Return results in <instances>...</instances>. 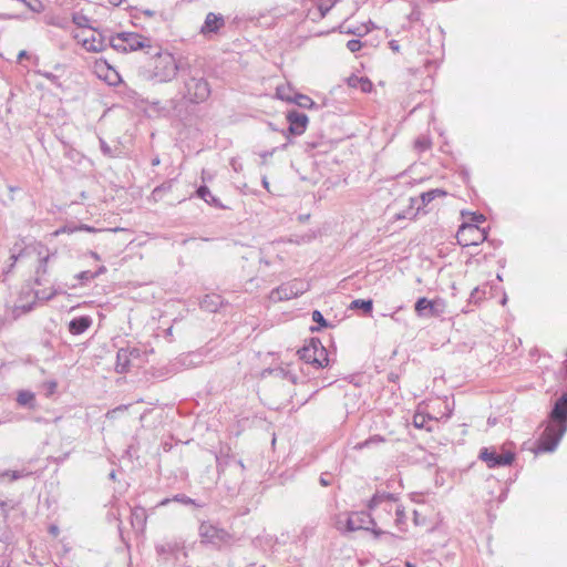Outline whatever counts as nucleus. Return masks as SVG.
<instances>
[{
  "instance_id": "f257e3e1",
  "label": "nucleus",
  "mask_w": 567,
  "mask_h": 567,
  "mask_svg": "<svg viewBox=\"0 0 567 567\" xmlns=\"http://www.w3.org/2000/svg\"><path fill=\"white\" fill-rule=\"evenodd\" d=\"M567 432V392L553 404L545 429L537 441V452H554Z\"/></svg>"
},
{
  "instance_id": "f03ea898",
  "label": "nucleus",
  "mask_w": 567,
  "mask_h": 567,
  "mask_svg": "<svg viewBox=\"0 0 567 567\" xmlns=\"http://www.w3.org/2000/svg\"><path fill=\"white\" fill-rule=\"evenodd\" d=\"M152 55V68L145 71V78L155 83H166L172 81L177 74L181 75L183 70H187V59L181 58L176 60L169 52L156 50L154 53L147 51Z\"/></svg>"
},
{
  "instance_id": "7ed1b4c3",
  "label": "nucleus",
  "mask_w": 567,
  "mask_h": 567,
  "mask_svg": "<svg viewBox=\"0 0 567 567\" xmlns=\"http://www.w3.org/2000/svg\"><path fill=\"white\" fill-rule=\"evenodd\" d=\"M179 79L183 83L181 89L182 97L188 103L199 104L210 96V84L202 72L194 69L189 62L187 63V70H183Z\"/></svg>"
},
{
  "instance_id": "20e7f679",
  "label": "nucleus",
  "mask_w": 567,
  "mask_h": 567,
  "mask_svg": "<svg viewBox=\"0 0 567 567\" xmlns=\"http://www.w3.org/2000/svg\"><path fill=\"white\" fill-rule=\"evenodd\" d=\"M198 535L202 544L212 545L216 548L230 546L234 543V536L229 532L209 522L200 523Z\"/></svg>"
},
{
  "instance_id": "39448f33",
  "label": "nucleus",
  "mask_w": 567,
  "mask_h": 567,
  "mask_svg": "<svg viewBox=\"0 0 567 567\" xmlns=\"http://www.w3.org/2000/svg\"><path fill=\"white\" fill-rule=\"evenodd\" d=\"M310 289V284L302 279H292L271 290L269 298L274 302L290 300L303 295Z\"/></svg>"
},
{
  "instance_id": "423d86ee",
  "label": "nucleus",
  "mask_w": 567,
  "mask_h": 567,
  "mask_svg": "<svg viewBox=\"0 0 567 567\" xmlns=\"http://www.w3.org/2000/svg\"><path fill=\"white\" fill-rule=\"evenodd\" d=\"M457 244L462 247H476L487 241V231L472 223H463L456 234Z\"/></svg>"
},
{
  "instance_id": "0eeeda50",
  "label": "nucleus",
  "mask_w": 567,
  "mask_h": 567,
  "mask_svg": "<svg viewBox=\"0 0 567 567\" xmlns=\"http://www.w3.org/2000/svg\"><path fill=\"white\" fill-rule=\"evenodd\" d=\"M398 499L389 493H377L369 503V509L372 511L379 519L388 520L392 517Z\"/></svg>"
},
{
  "instance_id": "6e6552de",
  "label": "nucleus",
  "mask_w": 567,
  "mask_h": 567,
  "mask_svg": "<svg viewBox=\"0 0 567 567\" xmlns=\"http://www.w3.org/2000/svg\"><path fill=\"white\" fill-rule=\"evenodd\" d=\"M287 122L289 124L287 130H282V134L287 137V142L281 146L285 150L290 143L291 138L289 135H301L306 132L309 122L308 116L305 113L298 111H289L287 113Z\"/></svg>"
},
{
  "instance_id": "1a4fd4ad",
  "label": "nucleus",
  "mask_w": 567,
  "mask_h": 567,
  "mask_svg": "<svg viewBox=\"0 0 567 567\" xmlns=\"http://www.w3.org/2000/svg\"><path fill=\"white\" fill-rule=\"evenodd\" d=\"M478 457L486 463L487 467L494 468L511 465L515 460V454L509 451L498 454L494 447H483Z\"/></svg>"
},
{
  "instance_id": "9d476101",
  "label": "nucleus",
  "mask_w": 567,
  "mask_h": 567,
  "mask_svg": "<svg viewBox=\"0 0 567 567\" xmlns=\"http://www.w3.org/2000/svg\"><path fill=\"white\" fill-rule=\"evenodd\" d=\"M318 352H320L321 357L326 355V348L318 338H311L309 342L298 351L300 359L312 365L319 363L316 357Z\"/></svg>"
},
{
  "instance_id": "9b49d317",
  "label": "nucleus",
  "mask_w": 567,
  "mask_h": 567,
  "mask_svg": "<svg viewBox=\"0 0 567 567\" xmlns=\"http://www.w3.org/2000/svg\"><path fill=\"white\" fill-rule=\"evenodd\" d=\"M444 305L439 300H429L421 297L414 305V310L419 317H439L443 312Z\"/></svg>"
},
{
  "instance_id": "f8f14e48",
  "label": "nucleus",
  "mask_w": 567,
  "mask_h": 567,
  "mask_svg": "<svg viewBox=\"0 0 567 567\" xmlns=\"http://www.w3.org/2000/svg\"><path fill=\"white\" fill-rule=\"evenodd\" d=\"M348 532H357L360 529H371L370 526H374V519L367 512H352L346 522Z\"/></svg>"
},
{
  "instance_id": "ddd939ff",
  "label": "nucleus",
  "mask_w": 567,
  "mask_h": 567,
  "mask_svg": "<svg viewBox=\"0 0 567 567\" xmlns=\"http://www.w3.org/2000/svg\"><path fill=\"white\" fill-rule=\"evenodd\" d=\"M225 23L226 21L223 14L208 12L199 32L204 37H209L212 33H217L221 28H224Z\"/></svg>"
},
{
  "instance_id": "4468645a",
  "label": "nucleus",
  "mask_w": 567,
  "mask_h": 567,
  "mask_svg": "<svg viewBox=\"0 0 567 567\" xmlns=\"http://www.w3.org/2000/svg\"><path fill=\"white\" fill-rule=\"evenodd\" d=\"M124 41H125V48L127 52L136 51L140 49H151V39L145 38L138 33L135 32H121Z\"/></svg>"
},
{
  "instance_id": "2eb2a0df",
  "label": "nucleus",
  "mask_w": 567,
  "mask_h": 567,
  "mask_svg": "<svg viewBox=\"0 0 567 567\" xmlns=\"http://www.w3.org/2000/svg\"><path fill=\"white\" fill-rule=\"evenodd\" d=\"M446 192L441 188L430 189L427 192L422 193L419 197H412L411 207H416V210L425 208L437 197H444Z\"/></svg>"
},
{
  "instance_id": "dca6fc26",
  "label": "nucleus",
  "mask_w": 567,
  "mask_h": 567,
  "mask_svg": "<svg viewBox=\"0 0 567 567\" xmlns=\"http://www.w3.org/2000/svg\"><path fill=\"white\" fill-rule=\"evenodd\" d=\"M261 378H274L284 381H288L290 385L297 384L298 377L288 368L276 367L262 370Z\"/></svg>"
},
{
  "instance_id": "f3484780",
  "label": "nucleus",
  "mask_w": 567,
  "mask_h": 567,
  "mask_svg": "<svg viewBox=\"0 0 567 567\" xmlns=\"http://www.w3.org/2000/svg\"><path fill=\"white\" fill-rule=\"evenodd\" d=\"M92 324V319L89 316H80L73 318L69 322V331L73 336H79L84 333Z\"/></svg>"
},
{
  "instance_id": "a211bd4d",
  "label": "nucleus",
  "mask_w": 567,
  "mask_h": 567,
  "mask_svg": "<svg viewBox=\"0 0 567 567\" xmlns=\"http://www.w3.org/2000/svg\"><path fill=\"white\" fill-rule=\"evenodd\" d=\"M224 303V299L221 296L217 295V293H209V295H206L202 300H200V309L207 311V312H217L218 309L223 306Z\"/></svg>"
},
{
  "instance_id": "6ab92c4d",
  "label": "nucleus",
  "mask_w": 567,
  "mask_h": 567,
  "mask_svg": "<svg viewBox=\"0 0 567 567\" xmlns=\"http://www.w3.org/2000/svg\"><path fill=\"white\" fill-rule=\"evenodd\" d=\"M303 146L307 153L315 151L318 153H326L328 151V141H326L322 135L309 136Z\"/></svg>"
},
{
  "instance_id": "aec40b11",
  "label": "nucleus",
  "mask_w": 567,
  "mask_h": 567,
  "mask_svg": "<svg viewBox=\"0 0 567 567\" xmlns=\"http://www.w3.org/2000/svg\"><path fill=\"white\" fill-rule=\"evenodd\" d=\"M196 195L203 199L205 203H207L208 205L215 207V208H218V209H225L226 206H224L221 204V202L219 200V198H217L216 196H214L210 192V189L206 186V185H200L197 190H196Z\"/></svg>"
},
{
  "instance_id": "412c9836",
  "label": "nucleus",
  "mask_w": 567,
  "mask_h": 567,
  "mask_svg": "<svg viewBox=\"0 0 567 567\" xmlns=\"http://www.w3.org/2000/svg\"><path fill=\"white\" fill-rule=\"evenodd\" d=\"M203 362V355L199 352H188L181 354L176 359L175 364H179L186 369L199 365Z\"/></svg>"
},
{
  "instance_id": "4be33fe9",
  "label": "nucleus",
  "mask_w": 567,
  "mask_h": 567,
  "mask_svg": "<svg viewBox=\"0 0 567 567\" xmlns=\"http://www.w3.org/2000/svg\"><path fill=\"white\" fill-rule=\"evenodd\" d=\"M147 522V514L144 507L135 506L131 513L132 526L138 530H144Z\"/></svg>"
},
{
  "instance_id": "5701e85b",
  "label": "nucleus",
  "mask_w": 567,
  "mask_h": 567,
  "mask_svg": "<svg viewBox=\"0 0 567 567\" xmlns=\"http://www.w3.org/2000/svg\"><path fill=\"white\" fill-rule=\"evenodd\" d=\"M132 365H133V362L131 361V358L127 354V351L124 350V348H121L116 354V364H115L116 372L117 373L127 372Z\"/></svg>"
},
{
  "instance_id": "b1692460",
  "label": "nucleus",
  "mask_w": 567,
  "mask_h": 567,
  "mask_svg": "<svg viewBox=\"0 0 567 567\" xmlns=\"http://www.w3.org/2000/svg\"><path fill=\"white\" fill-rule=\"evenodd\" d=\"M155 548H156V553L159 556L174 555L177 550L182 549L183 555L185 557H187L186 549L184 547H181L176 542H167V543L158 544V545H156Z\"/></svg>"
},
{
  "instance_id": "393cba45",
  "label": "nucleus",
  "mask_w": 567,
  "mask_h": 567,
  "mask_svg": "<svg viewBox=\"0 0 567 567\" xmlns=\"http://www.w3.org/2000/svg\"><path fill=\"white\" fill-rule=\"evenodd\" d=\"M84 48L89 52H102L106 49L104 38L100 34L99 37H92L91 39L84 40Z\"/></svg>"
},
{
  "instance_id": "a878e982",
  "label": "nucleus",
  "mask_w": 567,
  "mask_h": 567,
  "mask_svg": "<svg viewBox=\"0 0 567 567\" xmlns=\"http://www.w3.org/2000/svg\"><path fill=\"white\" fill-rule=\"evenodd\" d=\"M348 84L351 87H359L362 92L368 93L372 90L373 84L368 78L350 76Z\"/></svg>"
},
{
  "instance_id": "bb28decb",
  "label": "nucleus",
  "mask_w": 567,
  "mask_h": 567,
  "mask_svg": "<svg viewBox=\"0 0 567 567\" xmlns=\"http://www.w3.org/2000/svg\"><path fill=\"white\" fill-rule=\"evenodd\" d=\"M350 309H360L365 315H370L373 310V301L371 299H355L350 303Z\"/></svg>"
},
{
  "instance_id": "cd10ccee",
  "label": "nucleus",
  "mask_w": 567,
  "mask_h": 567,
  "mask_svg": "<svg viewBox=\"0 0 567 567\" xmlns=\"http://www.w3.org/2000/svg\"><path fill=\"white\" fill-rule=\"evenodd\" d=\"M34 393L33 392H19L17 396V402L20 406L30 408L34 406Z\"/></svg>"
},
{
  "instance_id": "c85d7f7f",
  "label": "nucleus",
  "mask_w": 567,
  "mask_h": 567,
  "mask_svg": "<svg viewBox=\"0 0 567 567\" xmlns=\"http://www.w3.org/2000/svg\"><path fill=\"white\" fill-rule=\"evenodd\" d=\"M95 68L97 71H102L103 69H106L107 71L112 72V75H113L112 78L109 75H105V80H107L110 84H115L120 80L118 73L112 66H110L106 61H102V60L97 61L95 64Z\"/></svg>"
},
{
  "instance_id": "c756f323",
  "label": "nucleus",
  "mask_w": 567,
  "mask_h": 567,
  "mask_svg": "<svg viewBox=\"0 0 567 567\" xmlns=\"http://www.w3.org/2000/svg\"><path fill=\"white\" fill-rule=\"evenodd\" d=\"M312 320L319 324V327H311L310 330L312 332L319 331L322 328H329L332 327V324L327 321L323 317V315L319 310H313L311 313Z\"/></svg>"
},
{
  "instance_id": "7c9ffc66",
  "label": "nucleus",
  "mask_w": 567,
  "mask_h": 567,
  "mask_svg": "<svg viewBox=\"0 0 567 567\" xmlns=\"http://www.w3.org/2000/svg\"><path fill=\"white\" fill-rule=\"evenodd\" d=\"M291 102L303 109H310L316 105V103L309 96L301 93H295Z\"/></svg>"
},
{
  "instance_id": "2f4dec72",
  "label": "nucleus",
  "mask_w": 567,
  "mask_h": 567,
  "mask_svg": "<svg viewBox=\"0 0 567 567\" xmlns=\"http://www.w3.org/2000/svg\"><path fill=\"white\" fill-rule=\"evenodd\" d=\"M20 256H21L20 252L19 254L12 252L9 257V262L0 265L1 276H7L13 270Z\"/></svg>"
},
{
  "instance_id": "473e14b6",
  "label": "nucleus",
  "mask_w": 567,
  "mask_h": 567,
  "mask_svg": "<svg viewBox=\"0 0 567 567\" xmlns=\"http://www.w3.org/2000/svg\"><path fill=\"white\" fill-rule=\"evenodd\" d=\"M110 47L113 48L117 52H123V53L127 52V50L125 48L126 47L125 41H124L122 33H117L116 35H114L110 39Z\"/></svg>"
},
{
  "instance_id": "72a5a7b5",
  "label": "nucleus",
  "mask_w": 567,
  "mask_h": 567,
  "mask_svg": "<svg viewBox=\"0 0 567 567\" xmlns=\"http://www.w3.org/2000/svg\"><path fill=\"white\" fill-rule=\"evenodd\" d=\"M350 513H340L334 516L333 525L341 533H349L348 526L346 525L347 519L349 518Z\"/></svg>"
},
{
  "instance_id": "f704fd0d",
  "label": "nucleus",
  "mask_w": 567,
  "mask_h": 567,
  "mask_svg": "<svg viewBox=\"0 0 567 567\" xmlns=\"http://www.w3.org/2000/svg\"><path fill=\"white\" fill-rule=\"evenodd\" d=\"M62 292L63 291L61 289L53 288L49 292L47 290H37L34 292V295H35V299L49 301V300L53 299L56 295L62 293Z\"/></svg>"
},
{
  "instance_id": "c9c22d12",
  "label": "nucleus",
  "mask_w": 567,
  "mask_h": 567,
  "mask_svg": "<svg viewBox=\"0 0 567 567\" xmlns=\"http://www.w3.org/2000/svg\"><path fill=\"white\" fill-rule=\"evenodd\" d=\"M34 73L37 75H40V76H43L47 80H49L53 85H55L56 87H61V82H60V79L58 75H55L54 73L52 72H49V71H43V70H34Z\"/></svg>"
},
{
  "instance_id": "e433bc0d",
  "label": "nucleus",
  "mask_w": 567,
  "mask_h": 567,
  "mask_svg": "<svg viewBox=\"0 0 567 567\" xmlns=\"http://www.w3.org/2000/svg\"><path fill=\"white\" fill-rule=\"evenodd\" d=\"M290 91L288 86H278L276 94L280 100L291 102L293 96L290 94Z\"/></svg>"
},
{
  "instance_id": "4c0bfd02",
  "label": "nucleus",
  "mask_w": 567,
  "mask_h": 567,
  "mask_svg": "<svg viewBox=\"0 0 567 567\" xmlns=\"http://www.w3.org/2000/svg\"><path fill=\"white\" fill-rule=\"evenodd\" d=\"M395 515V524L396 526L401 527L405 523V512L403 506L398 503V506L393 513Z\"/></svg>"
},
{
  "instance_id": "58836bf2",
  "label": "nucleus",
  "mask_w": 567,
  "mask_h": 567,
  "mask_svg": "<svg viewBox=\"0 0 567 567\" xmlns=\"http://www.w3.org/2000/svg\"><path fill=\"white\" fill-rule=\"evenodd\" d=\"M453 399V396L451 398ZM444 405H445V411L441 413L440 416H436V419H449L452 414V411L454 409V400H452L451 402L449 401V398L445 396V400H444Z\"/></svg>"
},
{
  "instance_id": "ea45409f",
  "label": "nucleus",
  "mask_w": 567,
  "mask_h": 567,
  "mask_svg": "<svg viewBox=\"0 0 567 567\" xmlns=\"http://www.w3.org/2000/svg\"><path fill=\"white\" fill-rule=\"evenodd\" d=\"M485 291H482L478 287H475L468 298L470 303L477 305L484 298Z\"/></svg>"
},
{
  "instance_id": "a19ab883",
  "label": "nucleus",
  "mask_w": 567,
  "mask_h": 567,
  "mask_svg": "<svg viewBox=\"0 0 567 567\" xmlns=\"http://www.w3.org/2000/svg\"><path fill=\"white\" fill-rule=\"evenodd\" d=\"M75 279H78L80 281L81 286H84L87 282H90L91 280H93L92 271H90V270L81 271L78 275H75Z\"/></svg>"
},
{
  "instance_id": "79ce46f5",
  "label": "nucleus",
  "mask_w": 567,
  "mask_h": 567,
  "mask_svg": "<svg viewBox=\"0 0 567 567\" xmlns=\"http://www.w3.org/2000/svg\"><path fill=\"white\" fill-rule=\"evenodd\" d=\"M172 185H173V183H172V181H169V182H165V183L156 186L153 190V196L158 197V196H161L162 193L169 192L172 189Z\"/></svg>"
},
{
  "instance_id": "37998d69",
  "label": "nucleus",
  "mask_w": 567,
  "mask_h": 567,
  "mask_svg": "<svg viewBox=\"0 0 567 567\" xmlns=\"http://www.w3.org/2000/svg\"><path fill=\"white\" fill-rule=\"evenodd\" d=\"M124 350L127 351V354L130 355L131 361L133 363H134L135 360H141V357L143 354L141 349H138L136 347H126V348H124Z\"/></svg>"
},
{
  "instance_id": "c03bdc74",
  "label": "nucleus",
  "mask_w": 567,
  "mask_h": 567,
  "mask_svg": "<svg viewBox=\"0 0 567 567\" xmlns=\"http://www.w3.org/2000/svg\"><path fill=\"white\" fill-rule=\"evenodd\" d=\"M73 22L79 28H85V27H87L89 18L86 16H84V14L76 13V14L73 16Z\"/></svg>"
},
{
  "instance_id": "a18cd8bd",
  "label": "nucleus",
  "mask_w": 567,
  "mask_h": 567,
  "mask_svg": "<svg viewBox=\"0 0 567 567\" xmlns=\"http://www.w3.org/2000/svg\"><path fill=\"white\" fill-rule=\"evenodd\" d=\"M362 42L359 39H351L347 42V48L350 52H358L362 48Z\"/></svg>"
},
{
  "instance_id": "49530a36",
  "label": "nucleus",
  "mask_w": 567,
  "mask_h": 567,
  "mask_svg": "<svg viewBox=\"0 0 567 567\" xmlns=\"http://www.w3.org/2000/svg\"><path fill=\"white\" fill-rule=\"evenodd\" d=\"M414 145H415V148L423 152V151H426L430 148L431 143L426 137H419L415 141Z\"/></svg>"
},
{
  "instance_id": "de8ad7c7",
  "label": "nucleus",
  "mask_w": 567,
  "mask_h": 567,
  "mask_svg": "<svg viewBox=\"0 0 567 567\" xmlns=\"http://www.w3.org/2000/svg\"><path fill=\"white\" fill-rule=\"evenodd\" d=\"M173 501L178 502L184 505H190V504L195 505L196 504L193 498H190L184 494H178V495L174 496Z\"/></svg>"
},
{
  "instance_id": "09e8293b",
  "label": "nucleus",
  "mask_w": 567,
  "mask_h": 567,
  "mask_svg": "<svg viewBox=\"0 0 567 567\" xmlns=\"http://www.w3.org/2000/svg\"><path fill=\"white\" fill-rule=\"evenodd\" d=\"M33 307H34V301L31 303H28V305L16 306L14 312H17L18 315L28 313L33 309Z\"/></svg>"
},
{
  "instance_id": "8fccbe9b",
  "label": "nucleus",
  "mask_w": 567,
  "mask_h": 567,
  "mask_svg": "<svg viewBox=\"0 0 567 567\" xmlns=\"http://www.w3.org/2000/svg\"><path fill=\"white\" fill-rule=\"evenodd\" d=\"M468 215L471 216L470 218V221L468 223H472V224H475L478 226V224L485 221V216L483 214H478V213H468Z\"/></svg>"
},
{
  "instance_id": "3c124183",
  "label": "nucleus",
  "mask_w": 567,
  "mask_h": 567,
  "mask_svg": "<svg viewBox=\"0 0 567 567\" xmlns=\"http://www.w3.org/2000/svg\"><path fill=\"white\" fill-rule=\"evenodd\" d=\"M413 424L415 427L423 429L425 426V416L423 414H415L413 416Z\"/></svg>"
},
{
  "instance_id": "603ef678",
  "label": "nucleus",
  "mask_w": 567,
  "mask_h": 567,
  "mask_svg": "<svg viewBox=\"0 0 567 567\" xmlns=\"http://www.w3.org/2000/svg\"><path fill=\"white\" fill-rule=\"evenodd\" d=\"M100 148L102 151V153L105 155V156H109V157H112L113 156V152H112V148L109 146V144L104 141V140H100Z\"/></svg>"
},
{
  "instance_id": "864d4df0",
  "label": "nucleus",
  "mask_w": 567,
  "mask_h": 567,
  "mask_svg": "<svg viewBox=\"0 0 567 567\" xmlns=\"http://www.w3.org/2000/svg\"><path fill=\"white\" fill-rule=\"evenodd\" d=\"M317 359L319 361V363H315V367L317 368H323L328 364L329 362V358H328V352L326 351V355H320V352L317 353Z\"/></svg>"
},
{
  "instance_id": "5fc2aeb1",
  "label": "nucleus",
  "mask_w": 567,
  "mask_h": 567,
  "mask_svg": "<svg viewBox=\"0 0 567 567\" xmlns=\"http://www.w3.org/2000/svg\"><path fill=\"white\" fill-rule=\"evenodd\" d=\"M370 32V28L367 24H362L358 28H354L353 34L357 37H363Z\"/></svg>"
},
{
  "instance_id": "6e6d98bb",
  "label": "nucleus",
  "mask_w": 567,
  "mask_h": 567,
  "mask_svg": "<svg viewBox=\"0 0 567 567\" xmlns=\"http://www.w3.org/2000/svg\"><path fill=\"white\" fill-rule=\"evenodd\" d=\"M373 441H381V440H380V439H377V436H375V437H372V439H370V440H365V441H363V442L358 443L354 447H355L357 450H362V449H364V447L369 446V445H370V443H371V442H373Z\"/></svg>"
},
{
  "instance_id": "4d7b16f0",
  "label": "nucleus",
  "mask_w": 567,
  "mask_h": 567,
  "mask_svg": "<svg viewBox=\"0 0 567 567\" xmlns=\"http://www.w3.org/2000/svg\"><path fill=\"white\" fill-rule=\"evenodd\" d=\"M48 259H49V256H47V257H44V258H42V259L40 260V265H39V267H38V269H37V272H38V274H39V272H43V274H45V272H47V262H48Z\"/></svg>"
},
{
  "instance_id": "13d9d810",
  "label": "nucleus",
  "mask_w": 567,
  "mask_h": 567,
  "mask_svg": "<svg viewBox=\"0 0 567 567\" xmlns=\"http://www.w3.org/2000/svg\"><path fill=\"white\" fill-rule=\"evenodd\" d=\"M331 6L324 7L323 4H320L318 8L319 11V18L322 19L326 17V14L330 11Z\"/></svg>"
},
{
  "instance_id": "bf43d9fd",
  "label": "nucleus",
  "mask_w": 567,
  "mask_h": 567,
  "mask_svg": "<svg viewBox=\"0 0 567 567\" xmlns=\"http://www.w3.org/2000/svg\"><path fill=\"white\" fill-rule=\"evenodd\" d=\"M106 267L105 266H100L95 271H92V276H93V279L97 278L99 276L103 275L106 272Z\"/></svg>"
},
{
  "instance_id": "052dcab7",
  "label": "nucleus",
  "mask_w": 567,
  "mask_h": 567,
  "mask_svg": "<svg viewBox=\"0 0 567 567\" xmlns=\"http://www.w3.org/2000/svg\"><path fill=\"white\" fill-rule=\"evenodd\" d=\"M1 475H2V476H10V478H11L12 481L18 480V478H20V477H21V474H20L19 472H16V471H13V472H4V473H2Z\"/></svg>"
},
{
  "instance_id": "680f3d73",
  "label": "nucleus",
  "mask_w": 567,
  "mask_h": 567,
  "mask_svg": "<svg viewBox=\"0 0 567 567\" xmlns=\"http://www.w3.org/2000/svg\"><path fill=\"white\" fill-rule=\"evenodd\" d=\"M29 58V53L25 50H22L18 54V62H21L23 59Z\"/></svg>"
},
{
  "instance_id": "e2e57ef3",
  "label": "nucleus",
  "mask_w": 567,
  "mask_h": 567,
  "mask_svg": "<svg viewBox=\"0 0 567 567\" xmlns=\"http://www.w3.org/2000/svg\"><path fill=\"white\" fill-rule=\"evenodd\" d=\"M389 44H390V48H391L393 51H399V48H400V47H399V44H398V42H396L395 40L390 41V43H389Z\"/></svg>"
},
{
  "instance_id": "0e129e2a",
  "label": "nucleus",
  "mask_w": 567,
  "mask_h": 567,
  "mask_svg": "<svg viewBox=\"0 0 567 567\" xmlns=\"http://www.w3.org/2000/svg\"><path fill=\"white\" fill-rule=\"evenodd\" d=\"M275 151H276V148H274V150H272V151H270V152H264V153H261V154H260V156H261L262 158H267L268 156H271V155L275 153Z\"/></svg>"
},
{
  "instance_id": "69168bd1",
  "label": "nucleus",
  "mask_w": 567,
  "mask_h": 567,
  "mask_svg": "<svg viewBox=\"0 0 567 567\" xmlns=\"http://www.w3.org/2000/svg\"><path fill=\"white\" fill-rule=\"evenodd\" d=\"M419 17H420V12L419 11H413L410 16V19L411 20H419Z\"/></svg>"
},
{
  "instance_id": "338daca9",
  "label": "nucleus",
  "mask_w": 567,
  "mask_h": 567,
  "mask_svg": "<svg viewBox=\"0 0 567 567\" xmlns=\"http://www.w3.org/2000/svg\"><path fill=\"white\" fill-rule=\"evenodd\" d=\"M159 163H161V159H159V157H158V156H155V157L152 159V162H151L152 166H157V165H159Z\"/></svg>"
},
{
  "instance_id": "774afa93",
  "label": "nucleus",
  "mask_w": 567,
  "mask_h": 567,
  "mask_svg": "<svg viewBox=\"0 0 567 567\" xmlns=\"http://www.w3.org/2000/svg\"><path fill=\"white\" fill-rule=\"evenodd\" d=\"M320 484L322 486H329L330 485V482L328 480H326L323 476L320 477Z\"/></svg>"
}]
</instances>
